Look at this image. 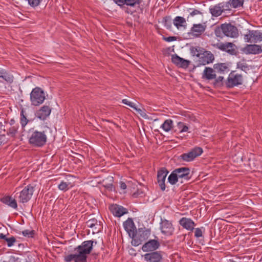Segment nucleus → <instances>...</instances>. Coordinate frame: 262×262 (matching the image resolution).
Instances as JSON below:
<instances>
[{
    "instance_id": "9b49d317",
    "label": "nucleus",
    "mask_w": 262,
    "mask_h": 262,
    "mask_svg": "<svg viewBox=\"0 0 262 262\" xmlns=\"http://www.w3.org/2000/svg\"><path fill=\"white\" fill-rule=\"evenodd\" d=\"M203 152V149L200 147H195L187 153L183 154L181 158L186 162L193 160L195 158L200 156Z\"/></svg>"
},
{
    "instance_id": "2f4dec72",
    "label": "nucleus",
    "mask_w": 262,
    "mask_h": 262,
    "mask_svg": "<svg viewBox=\"0 0 262 262\" xmlns=\"http://www.w3.org/2000/svg\"><path fill=\"white\" fill-rule=\"evenodd\" d=\"M73 187V185L70 182H66L62 181L58 186V188L60 190L66 191L70 188Z\"/></svg>"
},
{
    "instance_id": "de8ad7c7",
    "label": "nucleus",
    "mask_w": 262,
    "mask_h": 262,
    "mask_svg": "<svg viewBox=\"0 0 262 262\" xmlns=\"http://www.w3.org/2000/svg\"><path fill=\"white\" fill-rule=\"evenodd\" d=\"M22 234L24 236L28 237H32L34 234V230H26L22 232Z\"/></svg>"
},
{
    "instance_id": "c85d7f7f",
    "label": "nucleus",
    "mask_w": 262,
    "mask_h": 262,
    "mask_svg": "<svg viewBox=\"0 0 262 262\" xmlns=\"http://www.w3.org/2000/svg\"><path fill=\"white\" fill-rule=\"evenodd\" d=\"M173 24L179 29L181 27L186 26L185 25L186 24V20L183 17L177 16L173 20Z\"/></svg>"
},
{
    "instance_id": "dca6fc26",
    "label": "nucleus",
    "mask_w": 262,
    "mask_h": 262,
    "mask_svg": "<svg viewBox=\"0 0 262 262\" xmlns=\"http://www.w3.org/2000/svg\"><path fill=\"white\" fill-rule=\"evenodd\" d=\"M52 108L49 105H43L38 110L36 116L41 120H46L51 114Z\"/></svg>"
},
{
    "instance_id": "b1692460",
    "label": "nucleus",
    "mask_w": 262,
    "mask_h": 262,
    "mask_svg": "<svg viewBox=\"0 0 262 262\" xmlns=\"http://www.w3.org/2000/svg\"><path fill=\"white\" fill-rule=\"evenodd\" d=\"M205 29L206 26L201 24H194L191 28L190 31L193 36L198 37L205 31Z\"/></svg>"
},
{
    "instance_id": "aec40b11",
    "label": "nucleus",
    "mask_w": 262,
    "mask_h": 262,
    "mask_svg": "<svg viewBox=\"0 0 262 262\" xmlns=\"http://www.w3.org/2000/svg\"><path fill=\"white\" fill-rule=\"evenodd\" d=\"M114 2L119 6L125 5L130 7H139L142 3V0H114Z\"/></svg>"
},
{
    "instance_id": "052dcab7",
    "label": "nucleus",
    "mask_w": 262,
    "mask_h": 262,
    "mask_svg": "<svg viewBox=\"0 0 262 262\" xmlns=\"http://www.w3.org/2000/svg\"><path fill=\"white\" fill-rule=\"evenodd\" d=\"M228 262H236L233 259H229Z\"/></svg>"
},
{
    "instance_id": "a19ab883",
    "label": "nucleus",
    "mask_w": 262,
    "mask_h": 262,
    "mask_svg": "<svg viewBox=\"0 0 262 262\" xmlns=\"http://www.w3.org/2000/svg\"><path fill=\"white\" fill-rule=\"evenodd\" d=\"M177 126L180 133L187 132L188 130V127L183 122H179Z\"/></svg>"
},
{
    "instance_id": "9d476101",
    "label": "nucleus",
    "mask_w": 262,
    "mask_h": 262,
    "mask_svg": "<svg viewBox=\"0 0 262 262\" xmlns=\"http://www.w3.org/2000/svg\"><path fill=\"white\" fill-rule=\"evenodd\" d=\"M243 82V76L241 74H234L231 72L226 81V85L228 88H232L235 86L241 85Z\"/></svg>"
},
{
    "instance_id": "49530a36",
    "label": "nucleus",
    "mask_w": 262,
    "mask_h": 262,
    "mask_svg": "<svg viewBox=\"0 0 262 262\" xmlns=\"http://www.w3.org/2000/svg\"><path fill=\"white\" fill-rule=\"evenodd\" d=\"M237 67L243 71H246L249 70L248 66L246 63L241 62L237 63Z\"/></svg>"
},
{
    "instance_id": "39448f33",
    "label": "nucleus",
    "mask_w": 262,
    "mask_h": 262,
    "mask_svg": "<svg viewBox=\"0 0 262 262\" xmlns=\"http://www.w3.org/2000/svg\"><path fill=\"white\" fill-rule=\"evenodd\" d=\"M150 229L145 228H139L138 230H136V232L132 236V244L134 246H138L141 245L143 242L145 241L149 237L150 235Z\"/></svg>"
},
{
    "instance_id": "2eb2a0df",
    "label": "nucleus",
    "mask_w": 262,
    "mask_h": 262,
    "mask_svg": "<svg viewBox=\"0 0 262 262\" xmlns=\"http://www.w3.org/2000/svg\"><path fill=\"white\" fill-rule=\"evenodd\" d=\"M171 61L177 67L184 69L187 68L190 62L189 60L184 59L177 54L172 55Z\"/></svg>"
},
{
    "instance_id": "7c9ffc66",
    "label": "nucleus",
    "mask_w": 262,
    "mask_h": 262,
    "mask_svg": "<svg viewBox=\"0 0 262 262\" xmlns=\"http://www.w3.org/2000/svg\"><path fill=\"white\" fill-rule=\"evenodd\" d=\"M173 125V121L171 119L166 120L161 125V127L165 132H169L171 130Z\"/></svg>"
},
{
    "instance_id": "4be33fe9",
    "label": "nucleus",
    "mask_w": 262,
    "mask_h": 262,
    "mask_svg": "<svg viewBox=\"0 0 262 262\" xmlns=\"http://www.w3.org/2000/svg\"><path fill=\"white\" fill-rule=\"evenodd\" d=\"M215 73L214 68L205 67L202 74V78L208 80L214 79L216 76Z\"/></svg>"
},
{
    "instance_id": "6e6552de",
    "label": "nucleus",
    "mask_w": 262,
    "mask_h": 262,
    "mask_svg": "<svg viewBox=\"0 0 262 262\" xmlns=\"http://www.w3.org/2000/svg\"><path fill=\"white\" fill-rule=\"evenodd\" d=\"M214 47L222 51L228 53V54L233 55L236 54V47L232 42H218L216 44L212 45Z\"/></svg>"
},
{
    "instance_id": "72a5a7b5",
    "label": "nucleus",
    "mask_w": 262,
    "mask_h": 262,
    "mask_svg": "<svg viewBox=\"0 0 262 262\" xmlns=\"http://www.w3.org/2000/svg\"><path fill=\"white\" fill-rule=\"evenodd\" d=\"M18 128V124H15V125L11 126L7 132V135L12 137H14L17 133Z\"/></svg>"
},
{
    "instance_id": "c03bdc74",
    "label": "nucleus",
    "mask_w": 262,
    "mask_h": 262,
    "mask_svg": "<svg viewBox=\"0 0 262 262\" xmlns=\"http://www.w3.org/2000/svg\"><path fill=\"white\" fill-rule=\"evenodd\" d=\"M188 11L189 12V15L192 17L197 15H203V13L198 9L189 8L188 9Z\"/></svg>"
},
{
    "instance_id": "bb28decb",
    "label": "nucleus",
    "mask_w": 262,
    "mask_h": 262,
    "mask_svg": "<svg viewBox=\"0 0 262 262\" xmlns=\"http://www.w3.org/2000/svg\"><path fill=\"white\" fill-rule=\"evenodd\" d=\"M209 11L211 15L214 17L219 16L223 13V10H222V8L221 7L220 4L210 8Z\"/></svg>"
},
{
    "instance_id": "8fccbe9b",
    "label": "nucleus",
    "mask_w": 262,
    "mask_h": 262,
    "mask_svg": "<svg viewBox=\"0 0 262 262\" xmlns=\"http://www.w3.org/2000/svg\"><path fill=\"white\" fill-rule=\"evenodd\" d=\"M202 229H203L204 231L205 230V229L203 227H202L201 228H197L195 229L194 236L196 237L199 238L203 236V231Z\"/></svg>"
},
{
    "instance_id": "cd10ccee",
    "label": "nucleus",
    "mask_w": 262,
    "mask_h": 262,
    "mask_svg": "<svg viewBox=\"0 0 262 262\" xmlns=\"http://www.w3.org/2000/svg\"><path fill=\"white\" fill-rule=\"evenodd\" d=\"M252 41L256 43L262 41V33L258 30H252Z\"/></svg>"
},
{
    "instance_id": "4c0bfd02",
    "label": "nucleus",
    "mask_w": 262,
    "mask_h": 262,
    "mask_svg": "<svg viewBox=\"0 0 262 262\" xmlns=\"http://www.w3.org/2000/svg\"><path fill=\"white\" fill-rule=\"evenodd\" d=\"M25 111L22 110L20 113V123L23 128L27 124L29 120L24 114Z\"/></svg>"
},
{
    "instance_id": "864d4df0",
    "label": "nucleus",
    "mask_w": 262,
    "mask_h": 262,
    "mask_svg": "<svg viewBox=\"0 0 262 262\" xmlns=\"http://www.w3.org/2000/svg\"><path fill=\"white\" fill-rule=\"evenodd\" d=\"M177 39L176 37L175 36H169L168 37H164V39L168 42L172 41L174 40H176Z\"/></svg>"
},
{
    "instance_id": "a878e982",
    "label": "nucleus",
    "mask_w": 262,
    "mask_h": 262,
    "mask_svg": "<svg viewBox=\"0 0 262 262\" xmlns=\"http://www.w3.org/2000/svg\"><path fill=\"white\" fill-rule=\"evenodd\" d=\"M2 202L4 204L8 205L12 208L14 209H16L17 207V205L16 203V201L15 199H12V198L10 196H7L4 197L1 200Z\"/></svg>"
},
{
    "instance_id": "ddd939ff",
    "label": "nucleus",
    "mask_w": 262,
    "mask_h": 262,
    "mask_svg": "<svg viewBox=\"0 0 262 262\" xmlns=\"http://www.w3.org/2000/svg\"><path fill=\"white\" fill-rule=\"evenodd\" d=\"M144 260L147 262H160L162 259L161 251H154L144 255Z\"/></svg>"
},
{
    "instance_id": "603ef678",
    "label": "nucleus",
    "mask_w": 262,
    "mask_h": 262,
    "mask_svg": "<svg viewBox=\"0 0 262 262\" xmlns=\"http://www.w3.org/2000/svg\"><path fill=\"white\" fill-rule=\"evenodd\" d=\"M6 142V137L5 135H0V145L4 144Z\"/></svg>"
},
{
    "instance_id": "393cba45",
    "label": "nucleus",
    "mask_w": 262,
    "mask_h": 262,
    "mask_svg": "<svg viewBox=\"0 0 262 262\" xmlns=\"http://www.w3.org/2000/svg\"><path fill=\"white\" fill-rule=\"evenodd\" d=\"M245 50L248 54H257L262 52L261 46L257 45H247Z\"/></svg>"
},
{
    "instance_id": "7ed1b4c3",
    "label": "nucleus",
    "mask_w": 262,
    "mask_h": 262,
    "mask_svg": "<svg viewBox=\"0 0 262 262\" xmlns=\"http://www.w3.org/2000/svg\"><path fill=\"white\" fill-rule=\"evenodd\" d=\"M30 134L29 137V143L34 147H42L47 142V136L45 132L30 130Z\"/></svg>"
},
{
    "instance_id": "c756f323",
    "label": "nucleus",
    "mask_w": 262,
    "mask_h": 262,
    "mask_svg": "<svg viewBox=\"0 0 262 262\" xmlns=\"http://www.w3.org/2000/svg\"><path fill=\"white\" fill-rule=\"evenodd\" d=\"M1 78L4 79L6 82L10 84L12 83L14 81L13 76L6 70H5L4 74H3Z\"/></svg>"
},
{
    "instance_id": "4468645a",
    "label": "nucleus",
    "mask_w": 262,
    "mask_h": 262,
    "mask_svg": "<svg viewBox=\"0 0 262 262\" xmlns=\"http://www.w3.org/2000/svg\"><path fill=\"white\" fill-rule=\"evenodd\" d=\"M160 244L158 240L150 239L142 246V250L144 252H154L159 248Z\"/></svg>"
},
{
    "instance_id": "5701e85b",
    "label": "nucleus",
    "mask_w": 262,
    "mask_h": 262,
    "mask_svg": "<svg viewBox=\"0 0 262 262\" xmlns=\"http://www.w3.org/2000/svg\"><path fill=\"white\" fill-rule=\"evenodd\" d=\"M213 68L216 73L220 74L228 73L230 70L229 64L227 62L215 63L213 65Z\"/></svg>"
},
{
    "instance_id": "5fc2aeb1",
    "label": "nucleus",
    "mask_w": 262,
    "mask_h": 262,
    "mask_svg": "<svg viewBox=\"0 0 262 262\" xmlns=\"http://www.w3.org/2000/svg\"><path fill=\"white\" fill-rule=\"evenodd\" d=\"M120 188L122 189H125L126 188V185L124 182H121L120 183Z\"/></svg>"
},
{
    "instance_id": "6ab92c4d",
    "label": "nucleus",
    "mask_w": 262,
    "mask_h": 262,
    "mask_svg": "<svg viewBox=\"0 0 262 262\" xmlns=\"http://www.w3.org/2000/svg\"><path fill=\"white\" fill-rule=\"evenodd\" d=\"M123 226L125 231L130 237L134 236V233L136 232V227L133 220L130 218H128L123 223Z\"/></svg>"
},
{
    "instance_id": "79ce46f5",
    "label": "nucleus",
    "mask_w": 262,
    "mask_h": 262,
    "mask_svg": "<svg viewBox=\"0 0 262 262\" xmlns=\"http://www.w3.org/2000/svg\"><path fill=\"white\" fill-rule=\"evenodd\" d=\"M6 124V121L2 117H0V135H5Z\"/></svg>"
},
{
    "instance_id": "e433bc0d",
    "label": "nucleus",
    "mask_w": 262,
    "mask_h": 262,
    "mask_svg": "<svg viewBox=\"0 0 262 262\" xmlns=\"http://www.w3.org/2000/svg\"><path fill=\"white\" fill-rule=\"evenodd\" d=\"M229 1L233 8L243 7L244 2V0H229Z\"/></svg>"
},
{
    "instance_id": "58836bf2",
    "label": "nucleus",
    "mask_w": 262,
    "mask_h": 262,
    "mask_svg": "<svg viewBox=\"0 0 262 262\" xmlns=\"http://www.w3.org/2000/svg\"><path fill=\"white\" fill-rule=\"evenodd\" d=\"M221 7L222 8V10H223V12L226 11H230L231 10L230 7H232L231 4L230 3V1L224 3H219Z\"/></svg>"
},
{
    "instance_id": "473e14b6",
    "label": "nucleus",
    "mask_w": 262,
    "mask_h": 262,
    "mask_svg": "<svg viewBox=\"0 0 262 262\" xmlns=\"http://www.w3.org/2000/svg\"><path fill=\"white\" fill-rule=\"evenodd\" d=\"M214 80L213 82V84L214 88H221L223 86L224 84V77L220 76L218 77H215L214 79Z\"/></svg>"
},
{
    "instance_id": "f3484780",
    "label": "nucleus",
    "mask_w": 262,
    "mask_h": 262,
    "mask_svg": "<svg viewBox=\"0 0 262 262\" xmlns=\"http://www.w3.org/2000/svg\"><path fill=\"white\" fill-rule=\"evenodd\" d=\"M109 208L111 212L117 217H120L128 212L127 209L117 204L110 205Z\"/></svg>"
},
{
    "instance_id": "c9c22d12",
    "label": "nucleus",
    "mask_w": 262,
    "mask_h": 262,
    "mask_svg": "<svg viewBox=\"0 0 262 262\" xmlns=\"http://www.w3.org/2000/svg\"><path fill=\"white\" fill-rule=\"evenodd\" d=\"M204 51V49L200 47H192L191 53L193 56H195L198 58L199 55L201 54Z\"/></svg>"
},
{
    "instance_id": "412c9836",
    "label": "nucleus",
    "mask_w": 262,
    "mask_h": 262,
    "mask_svg": "<svg viewBox=\"0 0 262 262\" xmlns=\"http://www.w3.org/2000/svg\"><path fill=\"white\" fill-rule=\"evenodd\" d=\"M179 224L184 228L190 231H193L195 226V224L191 219L185 217L180 219Z\"/></svg>"
},
{
    "instance_id": "f257e3e1",
    "label": "nucleus",
    "mask_w": 262,
    "mask_h": 262,
    "mask_svg": "<svg viewBox=\"0 0 262 262\" xmlns=\"http://www.w3.org/2000/svg\"><path fill=\"white\" fill-rule=\"evenodd\" d=\"M94 241H86L74 249L75 253L68 255L64 257L66 262H87L88 255L93 249Z\"/></svg>"
},
{
    "instance_id": "13d9d810",
    "label": "nucleus",
    "mask_w": 262,
    "mask_h": 262,
    "mask_svg": "<svg viewBox=\"0 0 262 262\" xmlns=\"http://www.w3.org/2000/svg\"><path fill=\"white\" fill-rule=\"evenodd\" d=\"M10 125L12 126L15 125V120L14 119H11L10 122Z\"/></svg>"
},
{
    "instance_id": "1a4fd4ad",
    "label": "nucleus",
    "mask_w": 262,
    "mask_h": 262,
    "mask_svg": "<svg viewBox=\"0 0 262 262\" xmlns=\"http://www.w3.org/2000/svg\"><path fill=\"white\" fill-rule=\"evenodd\" d=\"M160 228L162 233L166 236L172 235L174 231L172 222L165 219H161Z\"/></svg>"
},
{
    "instance_id": "a18cd8bd",
    "label": "nucleus",
    "mask_w": 262,
    "mask_h": 262,
    "mask_svg": "<svg viewBox=\"0 0 262 262\" xmlns=\"http://www.w3.org/2000/svg\"><path fill=\"white\" fill-rule=\"evenodd\" d=\"M97 220L96 219L93 218L89 220L86 222V224L88 227L93 228L95 225H97Z\"/></svg>"
},
{
    "instance_id": "ea45409f",
    "label": "nucleus",
    "mask_w": 262,
    "mask_h": 262,
    "mask_svg": "<svg viewBox=\"0 0 262 262\" xmlns=\"http://www.w3.org/2000/svg\"><path fill=\"white\" fill-rule=\"evenodd\" d=\"M163 23L167 29H169L171 26V19L170 16H165L163 18Z\"/></svg>"
},
{
    "instance_id": "20e7f679",
    "label": "nucleus",
    "mask_w": 262,
    "mask_h": 262,
    "mask_svg": "<svg viewBox=\"0 0 262 262\" xmlns=\"http://www.w3.org/2000/svg\"><path fill=\"white\" fill-rule=\"evenodd\" d=\"M34 191V187L29 184L25 186L21 190L17 188L14 192V197L17 199L19 203H27L32 198Z\"/></svg>"
},
{
    "instance_id": "f704fd0d",
    "label": "nucleus",
    "mask_w": 262,
    "mask_h": 262,
    "mask_svg": "<svg viewBox=\"0 0 262 262\" xmlns=\"http://www.w3.org/2000/svg\"><path fill=\"white\" fill-rule=\"evenodd\" d=\"M178 178L174 170L170 173L168 178V182L171 185H174L178 181Z\"/></svg>"
},
{
    "instance_id": "423d86ee",
    "label": "nucleus",
    "mask_w": 262,
    "mask_h": 262,
    "mask_svg": "<svg viewBox=\"0 0 262 262\" xmlns=\"http://www.w3.org/2000/svg\"><path fill=\"white\" fill-rule=\"evenodd\" d=\"M45 99L44 91L39 87L33 89L30 93L31 104L34 106H38L42 104Z\"/></svg>"
},
{
    "instance_id": "4d7b16f0",
    "label": "nucleus",
    "mask_w": 262,
    "mask_h": 262,
    "mask_svg": "<svg viewBox=\"0 0 262 262\" xmlns=\"http://www.w3.org/2000/svg\"><path fill=\"white\" fill-rule=\"evenodd\" d=\"M5 70L0 68V78L2 77L3 74H4Z\"/></svg>"
},
{
    "instance_id": "bf43d9fd",
    "label": "nucleus",
    "mask_w": 262,
    "mask_h": 262,
    "mask_svg": "<svg viewBox=\"0 0 262 262\" xmlns=\"http://www.w3.org/2000/svg\"><path fill=\"white\" fill-rule=\"evenodd\" d=\"M142 117H144L146 114L144 113V112L141 110V111H140V112H138Z\"/></svg>"
},
{
    "instance_id": "f03ea898",
    "label": "nucleus",
    "mask_w": 262,
    "mask_h": 262,
    "mask_svg": "<svg viewBox=\"0 0 262 262\" xmlns=\"http://www.w3.org/2000/svg\"><path fill=\"white\" fill-rule=\"evenodd\" d=\"M215 35L216 37L222 38L223 35L236 38L238 36L237 28L230 23H225L220 25L215 29Z\"/></svg>"
},
{
    "instance_id": "a211bd4d",
    "label": "nucleus",
    "mask_w": 262,
    "mask_h": 262,
    "mask_svg": "<svg viewBox=\"0 0 262 262\" xmlns=\"http://www.w3.org/2000/svg\"><path fill=\"white\" fill-rule=\"evenodd\" d=\"M174 172L176 173L179 179H184L188 181L190 179V169L188 167H181L175 169Z\"/></svg>"
},
{
    "instance_id": "3c124183",
    "label": "nucleus",
    "mask_w": 262,
    "mask_h": 262,
    "mask_svg": "<svg viewBox=\"0 0 262 262\" xmlns=\"http://www.w3.org/2000/svg\"><path fill=\"white\" fill-rule=\"evenodd\" d=\"M244 39L247 42H253L251 40V39H252V35L251 34V31H249V33L248 34L245 35Z\"/></svg>"
},
{
    "instance_id": "6e6d98bb",
    "label": "nucleus",
    "mask_w": 262,
    "mask_h": 262,
    "mask_svg": "<svg viewBox=\"0 0 262 262\" xmlns=\"http://www.w3.org/2000/svg\"><path fill=\"white\" fill-rule=\"evenodd\" d=\"M7 238L8 237H7L3 233L0 234V239H2L5 241V239H7Z\"/></svg>"
},
{
    "instance_id": "09e8293b",
    "label": "nucleus",
    "mask_w": 262,
    "mask_h": 262,
    "mask_svg": "<svg viewBox=\"0 0 262 262\" xmlns=\"http://www.w3.org/2000/svg\"><path fill=\"white\" fill-rule=\"evenodd\" d=\"M16 238L14 236L11 237H8L5 239V241L7 242V245L8 247H11L14 245V243L16 242Z\"/></svg>"
},
{
    "instance_id": "37998d69",
    "label": "nucleus",
    "mask_w": 262,
    "mask_h": 262,
    "mask_svg": "<svg viewBox=\"0 0 262 262\" xmlns=\"http://www.w3.org/2000/svg\"><path fill=\"white\" fill-rule=\"evenodd\" d=\"M122 102L123 103L126 104V105L129 106L130 107H132L133 108H134V110L137 111L138 112H140V111H141V109L137 108V107L136 106V105L135 103H134L132 102H130L126 99H123Z\"/></svg>"
},
{
    "instance_id": "f8f14e48",
    "label": "nucleus",
    "mask_w": 262,
    "mask_h": 262,
    "mask_svg": "<svg viewBox=\"0 0 262 262\" xmlns=\"http://www.w3.org/2000/svg\"><path fill=\"white\" fill-rule=\"evenodd\" d=\"M168 173V171L166 168H162L158 171L157 180L158 184L162 191L165 190V179Z\"/></svg>"
},
{
    "instance_id": "0eeeda50",
    "label": "nucleus",
    "mask_w": 262,
    "mask_h": 262,
    "mask_svg": "<svg viewBox=\"0 0 262 262\" xmlns=\"http://www.w3.org/2000/svg\"><path fill=\"white\" fill-rule=\"evenodd\" d=\"M214 60V55L210 51L204 50L201 54L199 55L198 59L195 61L196 67L212 63Z\"/></svg>"
}]
</instances>
